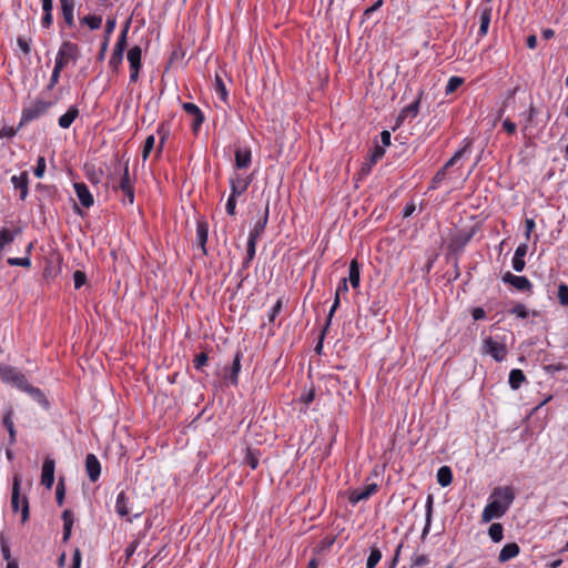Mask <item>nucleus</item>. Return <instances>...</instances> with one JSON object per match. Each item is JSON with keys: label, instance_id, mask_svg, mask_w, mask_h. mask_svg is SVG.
I'll use <instances>...</instances> for the list:
<instances>
[{"label": "nucleus", "instance_id": "nucleus-34", "mask_svg": "<svg viewBox=\"0 0 568 568\" xmlns=\"http://www.w3.org/2000/svg\"><path fill=\"white\" fill-rule=\"evenodd\" d=\"M79 114L77 106H70L68 111L60 116L59 125L63 129H68Z\"/></svg>", "mask_w": 568, "mask_h": 568}, {"label": "nucleus", "instance_id": "nucleus-63", "mask_svg": "<svg viewBox=\"0 0 568 568\" xmlns=\"http://www.w3.org/2000/svg\"><path fill=\"white\" fill-rule=\"evenodd\" d=\"M81 567V551L79 548H75L72 557V565L70 568H80Z\"/></svg>", "mask_w": 568, "mask_h": 568}, {"label": "nucleus", "instance_id": "nucleus-20", "mask_svg": "<svg viewBox=\"0 0 568 568\" xmlns=\"http://www.w3.org/2000/svg\"><path fill=\"white\" fill-rule=\"evenodd\" d=\"M83 170L85 173V176L89 179V181L93 184H99L103 176V171L101 168H97L94 163L87 162L83 165Z\"/></svg>", "mask_w": 568, "mask_h": 568}, {"label": "nucleus", "instance_id": "nucleus-54", "mask_svg": "<svg viewBox=\"0 0 568 568\" xmlns=\"http://www.w3.org/2000/svg\"><path fill=\"white\" fill-rule=\"evenodd\" d=\"M61 71V69L54 65L50 81L47 85L48 90H52L59 83Z\"/></svg>", "mask_w": 568, "mask_h": 568}, {"label": "nucleus", "instance_id": "nucleus-29", "mask_svg": "<svg viewBox=\"0 0 568 568\" xmlns=\"http://www.w3.org/2000/svg\"><path fill=\"white\" fill-rule=\"evenodd\" d=\"M24 392L30 394L31 397L34 400H37L43 408H45V409L49 408V406H50L49 400L47 399L45 395L42 393V390L40 388L34 387L29 384Z\"/></svg>", "mask_w": 568, "mask_h": 568}, {"label": "nucleus", "instance_id": "nucleus-33", "mask_svg": "<svg viewBox=\"0 0 568 568\" xmlns=\"http://www.w3.org/2000/svg\"><path fill=\"white\" fill-rule=\"evenodd\" d=\"M426 514H425V527L422 532V539H425V537L428 535L430 525H432V516H433V496L428 495L426 500Z\"/></svg>", "mask_w": 568, "mask_h": 568}, {"label": "nucleus", "instance_id": "nucleus-32", "mask_svg": "<svg viewBox=\"0 0 568 568\" xmlns=\"http://www.w3.org/2000/svg\"><path fill=\"white\" fill-rule=\"evenodd\" d=\"M12 414H13L12 410L7 412V414L3 416V420H2L3 426L6 427V429L9 433V445H13L17 440V438H16L17 433H16L14 424L12 420Z\"/></svg>", "mask_w": 568, "mask_h": 568}, {"label": "nucleus", "instance_id": "nucleus-24", "mask_svg": "<svg viewBox=\"0 0 568 568\" xmlns=\"http://www.w3.org/2000/svg\"><path fill=\"white\" fill-rule=\"evenodd\" d=\"M62 520H63L62 541L67 542L71 537L72 526H73V514L70 509H65L62 513Z\"/></svg>", "mask_w": 568, "mask_h": 568}, {"label": "nucleus", "instance_id": "nucleus-26", "mask_svg": "<svg viewBox=\"0 0 568 568\" xmlns=\"http://www.w3.org/2000/svg\"><path fill=\"white\" fill-rule=\"evenodd\" d=\"M61 3V10L63 14V19L65 23L71 27L74 23L73 19V9H74V2L73 0H60Z\"/></svg>", "mask_w": 568, "mask_h": 568}, {"label": "nucleus", "instance_id": "nucleus-46", "mask_svg": "<svg viewBox=\"0 0 568 568\" xmlns=\"http://www.w3.org/2000/svg\"><path fill=\"white\" fill-rule=\"evenodd\" d=\"M65 495L64 479L60 478L55 488V498L59 506L63 505Z\"/></svg>", "mask_w": 568, "mask_h": 568}, {"label": "nucleus", "instance_id": "nucleus-58", "mask_svg": "<svg viewBox=\"0 0 568 568\" xmlns=\"http://www.w3.org/2000/svg\"><path fill=\"white\" fill-rule=\"evenodd\" d=\"M282 310V300H277L275 305L271 308L268 313V321L272 323L275 321L276 316Z\"/></svg>", "mask_w": 568, "mask_h": 568}, {"label": "nucleus", "instance_id": "nucleus-6", "mask_svg": "<svg viewBox=\"0 0 568 568\" xmlns=\"http://www.w3.org/2000/svg\"><path fill=\"white\" fill-rule=\"evenodd\" d=\"M51 105L52 102H47L44 100L37 99L28 108L23 110L22 119L24 121H32L39 118L40 115L44 114Z\"/></svg>", "mask_w": 568, "mask_h": 568}, {"label": "nucleus", "instance_id": "nucleus-18", "mask_svg": "<svg viewBox=\"0 0 568 568\" xmlns=\"http://www.w3.org/2000/svg\"><path fill=\"white\" fill-rule=\"evenodd\" d=\"M74 190L80 203L84 207H90L93 205V196L84 183H74Z\"/></svg>", "mask_w": 568, "mask_h": 568}, {"label": "nucleus", "instance_id": "nucleus-39", "mask_svg": "<svg viewBox=\"0 0 568 568\" xmlns=\"http://www.w3.org/2000/svg\"><path fill=\"white\" fill-rule=\"evenodd\" d=\"M19 231H16V232H11L10 230L8 229H2L0 230V253L2 252V250L4 248V246L11 242H13L14 240V236L16 234L18 233Z\"/></svg>", "mask_w": 568, "mask_h": 568}, {"label": "nucleus", "instance_id": "nucleus-10", "mask_svg": "<svg viewBox=\"0 0 568 568\" xmlns=\"http://www.w3.org/2000/svg\"><path fill=\"white\" fill-rule=\"evenodd\" d=\"M183 110L191 118V126L197 132L204 121V115L197 105L191 102L183 103Z\"/></svg>", "mask_w": 568, "mask_h": 568}, {"label": "nucleus", "instance_id": "nucleus-43", "mask_svg": "<svg viewBox=\"0 0 568 568\" xmlns=\"http://www.w3.org/2000/svg\"><path fill=\"white\" fill-rule=\"evenodd\" d=\"M463 82H464V79H462L459 77H452L448 80V83L445 89V93L450 94V93L455 92L463 84Z\"/></svg>", "mask_w": 568, "mask_h": 568}, {"label": "nucleus", "instance_id": "nucleus-27", "mask_svg": "<svg viewBox=\"0 0 568 568\" xmlns=\"http://www.w3.org/2000/svg\"><path fill=\"white\" fill-rule=\"evenodd\" d=\"M115 511L121 517H125L130 514L129 497L124 491H121L116 497Z\"/></svg>", "mask_w": 568, "mask_h": 568}, {"label": "nucleus", "instance_id": "nucleus-59", "mask_svg": "<svg viewBox=\"0 0 568 568\" xmlns=\"http://www.w3.org/2000/svg\"><path fill=\"white\" fill-rule=\"evenodd\" d=\"M236 197L233 196V194H230L227 202H226V212L230 215H235V209H236Z\"/></svg>", "mask_w": 568, "mask_h": 568}, {"label": "nucleus", "instance_id": "nucleus-3", "mask_svg": "<svg viewBox=\"0 0 568 568\" xmlns=\"http://www.w3.org/2000/svg\"><path fill=\"white\" fill-rule=\"evenodd\" d=\"M0 378L6 383L14 385L17 388L23 392L29 385L26 375L11 366H0Z\"/></svg>", "mask_w": 568, "mask_h": 568}, {"label": "nucleus", "instance_id": "nucleus-12", "mask_svg": "<svg viewBox=\"0 0 568 568\" xmlns=\"http://www.w3.org/2000/svg\"><path fill=\"white\" fill-rule=\"evenodd\" d=\"M503 282L507 283V284H510L516 290L521 291V292L530 291L531 287H532V284L530 283V281L526 276L514 275L510 272H507L503 276Z\"/></svg>", "mask_w": 568, "mask_h": 568}, {"label": "nucleus", "instance_id": "nucleus-62", "mask_svg": "<svg viewBox=\"0 0 568 568\" xmlns=\"http://www.w3.org/2000/svg\"><path fill=\"white\" fill-rule=\"evenodd\" d=\"M139 546V540H133L126 548H125V558L129 560L133 554L135 552L136 548Z\"/></svg>", "mask_w": 568, "mask_h": 568}, {"label": "nucleus", "instance_id": "nucleus-5", "mask_svg": "<svg viewBox=\"0 0 568 568\" xmlns=\"http://www.w3.org/2000/svg\"><path fill=\"white\" fill-rule=\"evenodd\" d=\"M385 155V149L381 146L379 144H376V146L372 150V152L368 154L366 161L362 164L358 173H357V180H363L366 178L371 171L372 168Z\"/></svg>", "mask_w": 568, "mask_h": 568}, {"label": "nucleus", "instance_id": "nucleus-60", "mask_svg": "<svg viewBox=\"0 0 568 568\" xmlns=\"http://www.w3.org/2000/svg\"><path fill=\"white\" fill-rule=\"evenodd\" d=\"M429 562V559L426 555H418L413 559L412 566L413 567H422Z\"/></svg>", "mask_w": 568, "mask_h": 568}, {"label": "nucleus", "instance_id": "nucleus-45", "mask_svg": "<svg viewBox=\"0 0 568 568\" xmlns=\"http://www.w3.org/2000/svg\"><path fill=\"white\" fill-rule=\"evenodd\" d=\"M209 356L206 353L196 354L193 359V365L196 371H203V367L207 364Z\"/></svg>", "mask_w": 568, "mask_h": 568}, {"label": "nucleus", "instance_id": "nucleus-37", "mask_svg": "<svg viewBox=\"0 0 568 568\" xmlns=\"http://www.w3.org/2000/svg\"><path fill=\"white\" fill-rule=\"evenodd\" d=\"M256 243H257V241L254 240V237H252V239L248 237L247 245H246V258L243 262V268L248 267L251 261L254 258L255 252H256Z\"/></svg>", "mask_w": 568, "mask_h": 568}, {"label": "nucleus", "instance_id": "nucleus-13", "mask_svg": "<svg viewBox=\"0 0 568 568\" xmlns=\"http://www.w3.org/2000/svg\"><path fill=\"white\" fill-rule=\"evenodd\" d=\"M251 183H252L251 176L243 178L240 174H235L234 178L230 179L231 194H233V196L242 195L248 189Z\"/></svg>", "mask_w": 568, "mask_h": 568}, {"label": "nucleus", "instance_id": "nucleus-23", "mask_svg": "<svg viewBox=\"0 0 568 568\" xmlns=\"http://www.w3.org/2000/svg\"><path fill=\"white\" fill-rule=\"evenodd\" d=\"M267 221H268V203H266L265 205V210H264V214H263V217L260 219L254 227L251 230L250 234H248V237L252 239L254 237V240H258V237L261 236V234L264 232L266 225H267Z\"/></svg>", "mask_w": 568, "mask_h": 568}, {"label": "nucleus", "instance_id": "nucleus-55", "mask_svg": "<svg viewBox=\"0 0 568 568\" xmlns=\"http://www.w3.org/2000/svg\"><path fill=\"white\" fill-rule=\"evenodd\" d=\"M17 43L24 54H29L31 52V39L19 37L17 39Z\"/></svg>", "mask_w": 568, "mask_h": 568}, {"label": "nucleus", "instance_id": "nucleus-49", "mask_svg": "<svg viewBox=\"0 0 568 568\" xmlns=\"http://www.w3.org/2000/svg\"><path fill=\"white\" fill-rule=\"evenodd\" d=\"M7 262L11 266L29 267L31 265V261H30L29 256H26V257H10V258H8Z\"/></svg>", "mask_w": 568, "mask_h": 568}, {"label": "nucleus", "instance_id": "nucleus-51", "mask_svg": "<svg viewBox=\"0 0 568 568\" xmlns=\"http://www.w3.org/2000/svg\"><path fill=\"white\" fill-rule=\"evenodd\" d=\"M0 546H1V552H2L3 559L7 560V564L9 561H12L10 547L2 534L0 535Z\"/></svg>", "mask_w": 568, "mask_h": 568}, {"label": "nucleus", "instance_id": "nucleus-30", "mask_svg": "<svg viewBox=\"0 0 568 568\" xmlns=\"http://www.w3.org/2000/svg\"><path fill=\"white\" fill-rule=\"evenodd\" d=\"M526 381V376L521 369L515 368L509 373L508 383L509 386L517 390L520 388L521 384Z\"/></svg>", "mask_w": 568, "mask_h": 568}, {"label": "nucleus", "instance_id": "nucleus-35", "mask_svg": "<svg viewBox=\"0 0 568 568\" xmlns=\"http://www.w3.org/2000/svg\"><path fill=\"white\" fill-rule=\"evenodd\" d=\"M437 481L442 487H447L453 481V473L448 466H442L437 471Z\"/></svg>", "mask_w": 568, "mask_h": 568}, {"label": "nucleus", "instance_id": "nucleus-2", "mask_svg": "<svg viewBox=\"0 0 568 568\" xmlns=\"http://www.w3.org/2000/svg\"><path fill=\"white\" fill-rule=\"evenodd\" d=\"M78 58V45L70 41H64L57 53L54 65L63 70L70 62H75Z\"/></svg>", "mask_w": 568, "mask_h": 568}, {"label": "nucleus", "instance_id": "nucleus-41", "mask_svg": "<svg viewBox=\"0 0 568 568\" xmlns=\"http://www.w3.org/2000/svg\"><path fill=\"white\" fill-rule=\"evenodd\" d=\"M382 559V551L377 547L371 548V554L366 561V568H375Z\"/></svg>", "mask_w": 568, "mask_h": 568}, {"label": "nucleus", "instance_id": "nucleus-19", "mask_svg": "<svg viewBox=\"0 0 568 568\" xmlns=\"http://www.w3.org/2000/svg\"><path fill=\"white\" fill-rule=\"evenodd\" d=\"M519 551H520V548L516 542L506 544L501 548V550L498 555V561L501 564L506 562V561L515 558L516 556H518Z\"/></svg>", "mask_w": 568, "mask_h": 568}, {"label": "nucleus", "instance_id": "nucleus-31", "mask_svg": "<svg viewBox=\"0 0 568 568\" xmlns=\"http://www.w3.org/2000/svg\"><path fill=\"white\" fill-rule=\"evenodd\" d=\"M419 100L420 95L416 101L404 108L397 118V122H402L407 118L414 119L418 113Z\"/></svg>", "mask_w": 568, "mask_h": 568}, {"label": "nucleus", "instance_id": "nucleus-44", "mask_svg": "<svg viewBox=\"0 0 568 568\" xmlns=\"http://www.w3.org/2000/svg\"><path fill=\"white\" fill-rule=\"evenodd\" d=\"M468 145L469 144H465L464 148H462L460 150H458L446 163L445 165L443 166V169L445 171H447L448 168L453 166L456 161H458L462 156H464V154L468 151Z\"/></svg>", "mask_w": 568, "mask_h": 568}, {"label": "nucleus", "instance_id": "nucleus-53", "mask_svg": "<svg viewBox=\"0 0 568 568\" xmlns=\"http://www.w3.org/2000/svg\"><path fill=\"white\" fill-rule=\"evenodd\" d=\"M510 313L511 314H515L517 317H520V318H527L528 317V310L527 307L521 304V303H518L516 304L511 310H510Z\"/></svg>", "mask_w": 568, "mask_h": 568}, {"label": "nucleus", "instance_id": "nucleus-40", "mask_svg": "<svg viewBox=\"0 0 568 568\" xmlns=\"http://www.w3.org/2000/svg\"><path fill=\"white\" fill-rule=\"evenodd\" d=\"M114 187L119 189L121 191H124L126 189L133 187V185L131 183V180H130V175H129L128 164L124 165L121 179L119 181V184L116 186H114Z\"/></svg>", "mask_w": 568, "mask_h": 568}, {"label": "nucleus", "instance_id": "nucleus-28", "mask_svg": "<svg viewBox=\"0 0 568 568\" xmlns=\"http://www.w3.org/2000/svg\"><path fill=\"white\" fill-rule=\"evenodd\" d=\"M347 281H349L353 288H356L359 286L361 272H359V264H358L357 260H353L349 264Z\"/></svg>", "mask_w": 568, "mask_h": 568}, {"label": "nucleus", "instance_id": "nucleus-1", "mask_svg": "<svg viewBox=\"0 0 568 568\" xmlns=\"http://www.w3.org/2000/svg\"><path fill=\"white\" fill-rule=\"evenodd\" d=\"M21 489V476L14 475L12 483V495H11V507L13 511H18L20 509L21 503V521L24 524L30 516L29 500L27 496L21 498L20 496Z\"/></svg>", "mask_w": 568, "mask_h": 568}, {"label": "nucleus", "instance_id": "nucleus-25", "mask_svg": "<svg viewBox=\"0 0 568 568\" xmlns=\"http://www.w3.org/2000/svg\"><path fill=\"white\" fill-rule=\"evenodd\" d=\"M207 235H209V226L206 222H197L196 225V237L199 245L201 246V250L203 254H206V242H207Z\"/></svg>", "mask_w": 568, "mask_h": 568}, {"label": "nucleus", "instance_id": "nucleus-50", "mask_svg": "<svg viewBox=\"0 0 568 568\" xmlns=\"http://www.w3.org/2000/svg\"><path fill=\"white\" fill-rule=\"evenodd\" d=\"M446 178V171L440 168L436 174L434 175V178L432 179V183H430V186H429V190H435L437 189L438 184L442 183Z\"/></svg>", "mask_w": 568, "mask_h": 568}, {"label": "nucleus", "instance_id": "nucleus-38", "mask_svg": "<svg viewBox=\"0 0 568 568\" xmlns=\"http://www.w3.org/2000/svg\"><path fill=\"white\" fill-rule=\"evenodd\" d=\"M503 525L499 523L491 524L488 528V535L494 542H499L503 539Z\"/></svg>", "mask_w": 568, "mask_h": 568}, {"label": "nucleus", "instance_id": "nucleus-61", "mask_svg": "<svg viewBox=\"0 0 568 568\" xmlns=\"http://www.w3.org/2000/svg\"><path fill=\"white\" fill-rule=\"evenodd\" d=\"M525 260L523 257H517V256H514L513 257V268L516 271V272H521L524 268H525Z\"/></svg>", "mask_w": 568, "mask_h": 568}, {"label": "nucleus", "instance_id": "nucleus-14", "mask_svg": "<svg viewBox=\"0 0 568 568\" xmlns=\"http://www.w3.org/2000/svg\"><path fill=\"white\" fill-rule=\"evenodd\" d=\"M378 486L377 484L373 483V484H368L366 485L364 488H356V489H353L349 494V501L352 504H357L362 500H366L368 499L374 493H376Z\"/></svg>", "mask_w": 568, "mask_h": 568}, {"label": "nucleus", "instance_id": "nucleus-22", "mask_svg": "<svg viewBox=\"0 0 568 568\" xmlns=\"http://www.w3.org/2000/svg\"><path fill=\"white\" fill-rule=\"evenodd\" d=\"M241 353L236 352L232 366L227 369L225 377L233 384L237 385L239 382V373L241 371Z\"/></svg>", "mask_w": 568, "mask_h": 568}, {"label": "nucleus", "instance_id": "nucleus-11", "mask_svg": "<svg viewBox=\"0 0 568 568\" xmlns=\"http://www.w3.org/2000/svg\"><path fill=\"white\" fill-rule=\"evenodd\" d=\"M54 468L55 462L47 457L42 465V474H41V485H43L47 489H51L54 483Z\"/></svg>", "mask_w": 568, "mask_h": 568}, {"label": "nucleus", "instance_id": "nucleus-15", "mask_svg": "<svg viewBox=\"0 0 568 568\" xmlns=\"http://www.w3.org/2000/svg\"><path fill=\"white\" fill-rule=\"evenodd\" d=\"M85 470L92 483H95L100 478L101 464L94 454L87 455Z\"/></svg>", "mask_w": 568, "mask_h": 568}, {"label": "nucleus", "instance_id": "nucleus-52", "mask_svg": "<svg viewBox=\"0 0 568 568\" xmlns=\"http://www.w3.org/2000/svg\"><path fill=\"white\" fill-rule=\"evenodd\" d=\"M73 281H74V287L77 290L81 288L85 284V282H87L85 273L82 272V271H79V270L75 271L73 273Z\"/></svg>", "mask_w": 568, "mask_h": 568}, {"label": "nucleus", "instance_id": "nucleus-48", "mask_svg": "<svg viewBox=\"0 0 568 568\" xmlns=\"http://www.w3.org/2000/svg\"><path fill=\"white\" fill-rule=\"evenodd\" d=\"M215 91L217 92V94L221 97V99L223 101L226 100L227 91H226V88H225V84H224L222 78L219 74L215 75Z\"/></svg>", "mask_w": 568, "mask_h": 568}, {"label": "nucleus", "instance_id": "nucleus-42", "mask_svg": "<svg viewBox=\"0 0 568 568\" xmlns=\"http://www.w3.org/2000/svg\"><path fill=\"white\" fill-rule=\"evenodd\" d=\"M81 22L87 24L91 30H97L101 28L102 18L100 16H85L81 19Z\"/></svg>", "mask_w": 568, "mask_h": 568}, {"label": "nucleus", "instance_id": "nucleus-7", "mask_svg": "<svg viewBox=\"0 0 568 568\" xmlns=\"http://www.w3.org/2000/svg\"><path fill=\"white\" fill-rule=\"evenodd\" d=\"M484 352L497 362L504 361L507 355L506 345L494 341L491 337L484 339Z\"/></svg>", "mask_w": 568, "mask_h": 568}, {"label": "nucleus", "instance_id": "nucleus-36", "mask_svg": "<svg viewBox=\"0 0 568 568\" xmlns=\"http://www.w3.org/2000/svg\"><path fill=\"white\" fill-rule=\"evenodd\" d=\"M490 17H491V9L485 8L480 13V27H479V34L485 36L488 31V27L490 23Z\"/></svg>", "mask_w": 568, "mask_h": 568}, {"label": "nucleus", "instance_id": "nucleus-21", "mask_svg": "<svg viewBox=\"0 0 568 568\" xmlns=\"http://www.w3.org/2000/svg\"><path fill=\"white\" fill-rule=\"evenodd\" d=\"M251 164V151L247 148H237L235 150V166L239 170L246 169Z\"/></svg>", "mask_w": 568, "mask_h": 568}, {"label": "nucleus", "instance_id": "nucleus-47", "mask_svg": "<svg viewBox=\"0 0 568 568\" xmlns=\"http://www.w3.org/2000/svg\"><path fill=\"white\" fill-rule=\"evenodd\" d=\"M558 300L562 306H568V285L565 283L558 286Z\"/></svg>", "mask_w": 568, "mask_h": 568}, {"label": "nucleus", "instance_id": "nucleus-56", "mask_svg": "<svg viewBox=\"0 0 568 568\" xmlns=\"http://www.w3.org/2000/svg\"><path fill=\"white\" fill-rule=\"evenodd\" d=\"M44 172H45V159L43 156H39L33 173L38 179H41L43 176Z\"/></svg>", "mask_w": 568, "mask_h": 568}, {"label": "nucleus", "instance_id": "nucleus-4", "mask_svg": "<svg viewBox=\"0 0 568 568\" xmlns=\"http://www.w3.org/2000/svg\"><path fill=\"white\" fill-rule=\"evenodd\" d=\"M129 23L130 22L128 21L125 28L122 30L113 49L112 55L110 58L109 64L114 71L119 69V65L122 63L123 60V53L126 47V34L129 30Z\"/></svg>", "mask_w": 568, "mask_h": 568}, {"label": "nucleus", "instance_id": "nucleus-17", "mask_svg": "<svg viewBox=\"0 0 568 568\" xmlns=\"http://www.w3.org/2000/svg\"><path fill=\"white\" fill-rule=\"evenodd\" d=\"M11 183L14 189L20 190V200L24 201L29 193V179H28V172L24 171L20 175H13L11 178Z\"/></svg>", "mask_w": 568, "mask_h": 568}, {"label": "nucleus", "instance_id": "nucleus-64", "mask_svg": "<svg viewBox=\"0 0 568 568\" xmlns=\"http://www.w3.org/2000/svg\"><path fill=\"white\" fill-rule=\"evenodd\" d=\"M471 239V235H464L456 237L453 243L456 244L458 247H464Z\"/></svg>", "mask_w": 568, "mask_h": 568}, {"label": "nucleus", "instance_id": "nucleus-16", "mask_svg": "<svg viewBox=\"0 0 568 568\" xmlns=\"http://www.w3.org/2000/svg\"><path fill=\"white\" fill-rule=\"evenodd\" d=\"M493 497L496 498L495 500H500L501 505L508 509L515 499V493L510 487H497L493 491Z\"/></svg>", "mask_w": 568, "mask_h": 568}, {"label": "nucleus", "instance_id": "nucleus-9", "mask_svg": "<svg viewBox=\"0 0 568 568\" xmlns=\"http://www.w3.org/2000/svg\"><path fill=\"white\" fill-rule=\"evenodd\" d=\"M507 511V508L501 505L500 500H493L486 505L483 510L481 519L485 523H489L494 518H500Z\"/></svg>", "mask_w": 568, "mask_h": 568}, {"label": "nucleus", "instance_id": "nucleus-8", "mask_svg": "<svg viewBox=\"0 0 568 568\" xmlns=\"http://www.w3.org/2000/svg\"><path fill=\"white\" fill-rule=\"evenodd\" d=\"M142 50L139 45L132 47L128 52V61L130 63L131 74L130 80L135 82L139 79L141 68Z\"/></svg>", "mask_w": 568, "mask_h": 568}, {"label": "nucleus", "instance_id": "nucleus-57", "mask_svg": "<svg viewBox=\"0 0 568 568\" xmlns=\"http://www.w3.org/2000/svg\"><path fill=\"white\" fill-rule=\"evenodd\" d=\"M245 464H247L252 469L257 468L258 458L253 454L251 449L247 450V454L244 459Z\"/></svg>", "mask_w": 568, "mask_h": 568}]
</instances>
